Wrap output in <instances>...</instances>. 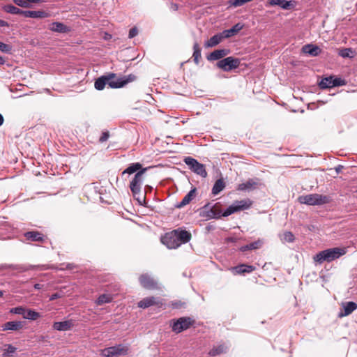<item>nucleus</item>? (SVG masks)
Listing matches in <instances>:
<instances>
[{
  "instance_id": "nucleus-16",
  "label": "nucleus",
  "mask_w": 357,
  "mask_h": 357,
  "mask_svg": "<svg viewBox=\"0 0 357 357\" xmlns=\"http://www.w3.org/2000/svg\"><path fill=\"white\" fill-rule=\"evenodd\" d=\"M357 309V304L353 301L346 302L342 303V308L340 309V311L338 314L339 317H343L349 315L354 310Z\"/></svg>"
},
{
  "instance_id": "nucleus-35",
  "label": "nucleus",
  "mask_w": 357,
  "mask_h": 357,
  "mask_svg": "<svg viewBox=\"0 0 357 357\" xmlns=\"http://www.w3.org/2000/svg\"><path fill=\"white\" fill-rule=\"evenodd\" d=\"M338 54L342 56V58H354L356 54L355 50H354L352 48H342L340 49L338 51Z\"/></svg>"
},
{
  "instance_id": "nucleus-11",
  "label": "nucleus",
  "mask_w": 357,
  "mask_h": 357,
  "mask_svg": "<svg viewBox=\"0 0 357 357\" xmlns=\"http://www.w3.org/2000/svg\"><path fill=\"white\" fill-rule=\"evenodd\" d=\"M344 81L340 77H335L333 76H329L323 78L318 84L319 87L321 89H326L333 88L335 86H343Z\"/></svg>"
},
{
  "instance_id": "nucleus-58",
  "label": "nucleus",
  "mask_w": 357,
  "mask_h": 357,
  "mask_svg": "<svg viewBox=\"0 0 357 357\" xmlns=\"http://www.w3.org/2000/svg\"><path fill=\"white\" fill-rule=\"evenodd\" d=\"M3 295V291L0 290V297H1Z\"/></svg>"
},
{
  "instance_id": "nucleus-50",
  "label": "nucleus",
  "mask_w": 357,
  "mask_h": 357,
  "mask_svg": "<svg viewBox=\"0 0 357 357\" xmlns=\"http://www.w3.org/2000/svg\"><path fill=\"white\" fill-rule=\"evenodd\" d=\"M183 303L181 302H174L172 303V305L174 308H179L182 306Z\"/></svg>"
},
{
  "instance_id": "nucleus-15",
  "label": "nucleus",
  "mask_w": 357,
  "mask_h": 357,
  "mask_svg": "<svg viewBox=\"0 0 357 357\" xmlns=\"http://www.w3.org/2000/svg\"><path fill=\"white\" fill-rule=\"evenodd\" d=\"M173 231H176V238L178 243H179V247L181 245L187 243L190 241L192 235L190 232L186 231L185 229L178 228L176 229H174Z\"/></svg>"
},
{
  "instance_id": "nucleus-34",
  "label": "nucleus",
  "mask_w": 357,
  "mask_h": 357,
  "mask_svg": "<svg viewBox=\"0 0 357 357\" xmlns=\"http://www.w3.org/2000/svg\"><path fill=\"white\" fill-rule=\"evenodd\" d=\"M4 10L8 13L20 15L24 17L25 10H23L13 5H7L4 6Z\"/></svg>"
},
{
  "instance_id": "nucleus-10",
  "label": "nucleus",
  "mask_w": 357,
  "mask_h": 357,
  "mask_svg": "<svg viewBox=\"0 0 357 357\" xmlns=\"http://www.w3.org/2000/svg\"><path fill=\"white\" fill-rule=\"evenodd\" d=\"M240 63L241 60L238 58L228 56L218 61L216 66L222 70L229 72L238 68Z\"/></svg>"
},
{
  "instance_id": "nucleus-9",
  "label": "nucleus",
  "mask_w": 357,
  "mask_h": 357,
  "mask_svg": "<svg viewBox=\"0 0 357 357\" xmlns=\"http://www.w3.org/2000/svg\"><path fill=\"white\" fill-rule=\"evenodd\" d=\"M218 204L219 203H216L213 206H211L210 203L205 204L202 208V217L208 220L221 218L222 211Z\"/></svg>"
},
{
  "instance_id": "nucleus-40",
  "label": "nucleus",
  "mask_w": 357,
  "mask_h": 357,
  "mask_svg": "<svg viewBox=\"0 0 357 357\" xmlns=\"http://www.w3.org/2000/svg\"><path fill=\"white\" fill-rule=\"evenodd\" d=\"M0 51L3 53L11 54L12 46L0 41Z\"/></svg>"
},
{
  "instance_id": "nucleus-29",
  "label": "nucleus",
  "mask_w": 357,
  "mask_h": 357,
  "mask_svg": "<svg viewBox=\"0 0 357 357\" xmlns=\"http://www.w3.org/2000/svg\"><path fill=\"white\" fill-rule=\"evenodd\" d=\"M144 169L142 165L139 162H134L131 163L126 169L122 172V176L126 174H132L134 173H137Z\"/></svg>"
},
{
  "instance_id": "nucleus-36",
  "label": "nucleus",
  "mask_w": 357,
  "mask_h": 357,
  "mask_svg": "<svg viewBox=\"0 0 357 357\" xmlns=\"http://www.w3.org/2000/svg\"><path fill=\"white\" fill-rule=\"evenodd\" d=\"M262 245V242L260 240L252 242L249 244L242 246L240 250L242 252H245L247 250H256L259 248Z\"/></svg>"
},
{
  "instance_id": "nucleus-31",
  "label": "nucleus",
  "mask_w": 357,
  "mask_h": 357,
  "mask_svg": "<svg viewBox=\"0 0 357 357\" xmlns=\"http://www.w3.org/2000/svg\"><path fill=\"white\" fill-rule=\"evenodd\" d=\"M257 182L254 179H249L245 183H242L238 185L237 190L241 191H250L256 188Z\"/></svg>"
},
{
  "instance_id": "nucleus-45",
  "label": "nucleus",
  "mask_w": 357,
  "mask_h": 357,
  "mask_svg": "<svg viewBox=\"0 0 357 357\" xmlns=\"http://www.w3.org/2000/svg\"><path fill=\"white\" fill-rule=\"evenodd\" d=\"M138 34V29L137 27H132L129 31L128 38H133Z\"/></svg>"
},
{
  "instance_id": "nucleus-48",
  "label": "nucleus",
  "mask_w": 357,
  "mask_h": 357,
  "mask_svg": "<svg viewBox=\"0 0 357 357\" xmlns=\"http://www.w3.org/2000/svg\"><path fill=\"white\" fill-rule=\"evenodd\" d=\"M61 296H62V295L61 293H59V292L54 293L50 296V301H54L57 298H61Z\"/></svg>"
},
{
  "instance_id": "nucleus-54",
  "label": "nucleus",
  "mask_w": 357,
  "mask_h": 357,
  "mask_svg": "<svg viewBox=\"0 0 357 357\" xmlns=\"http://www.w3.org/2000/svg\"><path fill=\"white\" fill-rule=\"evenodd\" d=\"M43 284H38V283H37V284H34V288H35L36 289H38V290L41 289L43 288Z\"/></svg>"
},
{
  "instance_id": "nucleus-7",
  "label": "nucleus",
  "mask_w": 357,
  "mask_h": 357,
  "mask_svg": "<svg viewBox=\"0 0 357 357\" xmlns=\"http://www.w3.org/2000/svg\"><path fill=\"white\" fill-rule=\"evenodd\" d=\"M128 350L129 349L128 346L119 344L105 348L102 350L101 354L104 357H119L126 355Z\"/></svg>"
},
{
  "instance_id": "nucleus-30",
  "label": "nucleus",
  "mask_w": 357,
  "mask_h": 357,
  "mask_svg": "<svg viewBox=\"0 0 357 357\" xmlns=\"http://www.w3.org/2000/svg\"><path fill=\"white\" fill-rule=\"evenodd\" d=\"M225 38L223 37L222 32L218 33L211 37V38L205 43V46L207 47H215L222 42Z\"/></svg>"
},
{
  "instance_id": "nucleus-22",
  "label": "nucleus",
  "mask_w": 357,
  "mask_h": 357,
  "mask_svg": "<svg viewBox=\"0 0 357 357\" xmlns=\"http://www.w3.org/2000/svg\"><path fill=\"white\" fill-rule=\"evenodd\" d=\"M302 52L312 56H317L321 53V50L316 45L307 44L303 46Z\"/></svg>"
},
{
  "instance_id": "nucleus-23",
  "label": "nucleus",
  "mask_w": 357,
  "mask_h": 357,
  "mask_svg": "<svg viewBox=\"0 0 357 357\" xmlns=\"http://www.w3.org/2000/svg\"><path fill=\"white\" fill-rule=\"evenodd\" d=\"M50 29L52 31L60 33H66L70 31V28L62 22H54L50 24Z\"/></svg>"
},
{
  "instance_id": "nucleus-2",
  "label": "nucleus",
  "mask_w": 357,
  "mask_h": 357,
  "mask_svg": "<svg viewBox=\"0 0 357 357\" xmlns=\"http://www.w3.org/2000/svg\"><path fill=\"white\" fill-rule=\"evenodd\" d=\"M147 169L148 168L146 167L137 172L130 183V189L133 197L142 206L146 204V199L145 196L140 197V192L144 182L143 175Z\"/></svg>"
},
{
  "instance_id": "nucleus-6",
  "label": "nucleus",
  "mask_w": 357,
  "mask_h": 357,
  "mask_svg": "<svg viewBox=\"0 0 357 357\" xmlns=\"http://www.w3.org/2000/svg\"><path fill=\"white\" fill-rule=\"evenodd\" d=\"M171 325L172 331L180 333L188 329L195 323V320L189 317H182L177 319H173Z\"/></svg>"
},
{
  "instance_id": "nucleus-28",
  "label": "nucleus",
  "mask_w": 357,
  "mask_h": 357,
  "mask_svg": "<svg viewBox=\"0 0 357 357\" xmlns=\"http://www.w3.org/2000/svg\"><path fill=\"white\" fill-rule=\"evenodd\" d=\"M50 14L43 10H25L24 17L30 18H46Z\"/></svg>"
},
{
  "instance_id": "nucleus-14",
  "label": "nucleus",
  "mask_w": 357,
  "mask_h": 357,
  "mask_svg": "<svg viewBox=\"0 0 357 357\" xmlns=\"http://www.w3.org/2000/svg\"><path fill=\"white\" fill-rule=\"evenodd\" d=\"M2 267L5 268H11V269H14V270H17L20 272H25L29 270L35 269V268H38L39 270L49 269V267H47L46 265L24 266V265H13V264L7 265V264H6V265H3Z\"/></svg>"
},
{
  "instance_id": "nucleus-57",
  "label": "nucleus",
  "mask_w": 357,
  "mask_h": 357,
  "mask_svg": "<svg viewBox=\"0 0 357 357\" xmlns=\"http://www.w3.org/2000/svg\"><path fill=\"white\" fill-rule=\"evenodd\" d=\"M5 62V60L3 59V57H2L1 56H0V65H3Z\"/></svg>"
},
{
  "instance_id": "nucleus-55",
  "label": "nucleus",
  "mask_w": 357,
  "mask_h": 357,
  "mask_svg": "<svg viewBox=\"0 0 357 357\" xmlns=\"http://www.w3.org/2000/svg\"><path fill=\"white\" fill-rule=\"evenodd\" d=\"M73 268V264H66V269H72ZM61 270L65 269V268H61Z\"/></svg>"
},
{
  "instance_id": "nucleus-41",
  "label": "nucleus",
  "mask_w": 357,
  "mask_h": 357,
  "mask_svg": "<svg viewBox=\"0 0 357 357\" xmlns=\"http://www.w3.org/2000/svg\"><path fill=\"white\" fill-rule=\"evenodd\" d=\"M283 240L286 242L292 243L295 240L294 235L291 231H285L283 234Z\"/></svg>"
},
{
  "instance_id": "nucleus-20",
  "label": "nucleus",
  "mask_w": 357,
  "mask_h": 357,
  "mask_svg": "<svg viewBox=\"0 0 357 357\" xmlns=\"http://www.w3.org/2000/svg\"><path fill=\"white\" fill-rule=\"evenodd\" d=\"M73 320H66L63 321H56L53 324V328L58 331H66L73 326Z\"/></svg>"
},
{
  "instance_id": "nucleus-21",
  "label": "nucleus",
  "mask_w": 357,
  "mask_h": 357,
  "mask_svg": "<svg viewBox=\"0 0 357 357\" xmlns=\"http://www.w3.org/2000/svg\"><path fill=\"white\" fill-rule=\"evenodd\" d=\"M256 269L255 266L242 264L232 268L234 274L250 273Z\"/></svg>"
},
{
  "instance_id": "nucleus-46",
  "label": "nucleus",
  "mask_w": 357,
  "mask_h": 357,
  "mask_svg": "<svg viewBox=\"0 0 357 357\" xmlns=\"http://www.w3.org/2000/svg\"><path fill=\"white\" fill-rule=\"evenodd\" d=\"M14 2L20 7L26 8L29 6L26 0H14Z\"/></svg>"
},
{
  "instance_id": "nucleus-37",
  "label": "nucleus",
  "mask_w": 357,
  "mask_h": 357,
  "mask_svg": "<svg viewBox=\"0 0 357 357\" xmlns=\"http://www.w3.org/2000/svg\"><path fill=\"white\" fill-rule=\"evenodd\" d=\"M23 317L29 320H36L40 317V314L33 310L26 309Z\"/></svg>"
},
{
  "instance_id": "nucleus-43",
  "label": "nucleus",
  "mask_w": 357,
  "mask_h": 357,
  "mask_svg": "<svg viewBox=\"0 0 357 357\" xmlns=\"http://www.w3.org/2000/svg\"><path fill=\"white\" fill-rule=\"evenodd\" d=\"M229 4L235 8L242 6L245 3H248L247 0H229Z\"/></svg>"
},
{
  "instance_id": "nucleus-26",
  "label": "nucleus",
  "mask_w": 357,
  "mask_h": 357,
  "mask_svg": "<svg viewBox=\"0 0 357 357\" xmlns=\"http://www.w3.org/2000/svg\"><path fill=\"white\" fill-rule=\"evenodd\" d=\"M196 188L191 189L183 198L182 201L175 205L177 208H181L188 204L195 197Z\"/></svg>"
},
{
  "instance_id": "nucleus-38",
  "label": "nucleus",
  "mask_w": 357,
  "mask_h": 357,
  "mask_svg": "<svg viewBox=\"0 0 357 357\" xmlns=\"http://www.w3.org/2000/svg\"><path fill=\"white\" fill-rule=\"evenodd\" d=\"M193 50H194V52H193L192 56H193V59H194V62L196 64H199V59L201 58V51H202V49H201V47H199V44L197 43H194Z\"/></svg>"
},
{
  "instance_id": "nucleus-18",
  "label": "nucleus",
  "mask_w": 357,
  "mask_h": 357,
  "mask_svg": "<svg viewBox=\"0 0 357 357\" xmlns=\"http://www.w3.org/2000/svg\"><path fill=\"white\" fill-rule=\"evenodd\" d=\"M229 52L230 51L228 49L215 50L207 56V59L211 61L217 60L220 61L221 59H224V57L229 54Z\"/></svg>"
},
{
  "instance_id": "nucleus-59",
  "label": "nucleus",
  "mask_w": 357,
  "mask_h": 357,
  "mask_svg": "<svg viewBox=\"0 0 357 357\" xmlns=\"http://www.w3.org/2000/svg\"><path fill=\"white\" fill-rule=\"evenodd\" d=\"M174 8H176V9H177V5L174 4Z\"/></svg>"
},
{
  "instance_id": "nucleus-19",
  "label": "nucleus",
  "mask_w": 357,
  "mask_h": 357,
  "mask_svg": "<svg viewBox=\"0 0 357 357\" xmlns=\"http://www.w3.org/2000/svg\"><path fill=\"white\" fill-rule=\"evenodd\" d=\"M161 304V302L160 301V298L154 297V296H149L143 298L138 303V307L140 308H147L152 305H156Z\"/></svg>"
},
{
  "instance_id": "nucleus-52",
  "label": "nucleus",
  "mask_w": 357,
  "mask_h": 357,
  "mask_svg": "<svg viewBox=\"0 0 357 357\" xmlns=\"http://www.w3.org/2000/svg\"><path fill=\"white\" fill-rule=\"evenodd\" d=\"M9 26V24L6 21L0 19V26L3 27V26Z\"/></svg>"
},
{
  "instance_id": "nucleus-17",
  "label": "nucleus",
  "mask_w": 357,
  "mask_h": 357,
  "mask_svg": "<svg viewBox=\"0 0 357 357\" xmlns=\"http://www.w3.org/2000/svg\"><path fill=\"white\" fill-rule=\"evenodd\" d=\"M268 4L272 6H278L284 10H291L295 6L294 1L287 0H268Z\"/></svg>"
},
{
  "instance_id": "nucleus-51",
  "label": "nucleus",
  "mask_w": 357,
  "mask_h": 357,
  "mask_svg": "<svg viewBox=\"0 0 357 357\" xmlns=\"http://www.w3.org/2000/svg\"><path fill=\"white\" fill-rule=\"evenodd\" d=\"M153 190V187L149 185H145L144 187V191L145 193L151 192Z\"/></svg>"
},
{
  "instance_id": "nucleus-49",
  "label": "nucleus",
  "mask_w": 357,
  "mask_h": 357,
  "mask_svg": "<svg viewBox=\"0 0 357 357\" xmlns=\"http://www.w3.org/2000/svg\"><path fill=\"white\" fill-rule=\"evenodd\" d=\"M343 168H344V167L341 165H339L337 167H335V170L336 174H339L340 173H341Z\"/></svg>"
},
{
  "instance_id": "nucleus-13",
  "label": "nucleus",
  "mask_w": 357,
  "mask_h": 357,
  "mask_svg": "<svg viewBox=\"0 0 357 357\" xmlns=\"http://www.w3.org/2000/svg\"><path fill=\"white\" fill-rule=\"evenodd\" d=\"M140 285L146 289H155L158 288V282L149 274L144 273L139 277Z\"/></svg>"
},
{
  "instance_id": "nucleus-33",
  "label": "nucleus",
  "mask_w": 357,
  "mask_h": 357,
  "mask_svg": "<svg viewBox=\"0 0 357 357\" xmlns=\"http://www.w3.org/2000/svg\"><path fill=\"white\" fill-rule=\"evenodd\" d=\"M225 188V183L224 182L223 179L219 178L215 182V183L212 188V190H211L212 194L213 195H217L222 190H223Z\"/></svg>"
},
{
  "instance_id": "nucleus-4",
  "label": "nucleus",
  "mask_w": 357,
  "mask_h": 357,
  "mask_svg": "<svg viewBox=\"0 0 357 357\" xmlns=\"http://www.w3.org/2000/svg\"><path fill=\"white\" fill-rule=\"evenodd\" d=\"M330 200L329 197L316 193L300 196L298 197V201L301 204L310 206L323 205L329 203Z\"/></svg>"
},
{
  "instance_id": "nucleus-32",
  "label": "nucleus",
  "mask_w": 357,
  "mask_h": 357,
  "mask_svg": "<svg viewBox=\"0 0 357 357\" xmlns=\"http://www.w3.org/2000/svg\"><path fill=\"white\" fill-rule=\"evenodd\" d=\"M24 236L26 240L31 241L40 242V241H43V234L37 231H27L24 234Z\"/></svg>"
},
{
  "instance_id": "nucleus-47",
  "label": "nucleus",
  "mask_w": 357,
  "mask_h": 357,
  "mask_svg": "<svg viewBox=\"0 0 357 357\" xmlns=\"http://www.w3.org/2000/svg\"><path fill=\"white\" fill-rule=\"evenodd\" d=\"M109 134L108 131L103 132L99 139V142L100 143L105 142L109 139Z\"/></svg>"
},
{
  "instance_id": "nucleus-27",
  "label": "nucleus",
  "mask_w": 357,
  "mask_h": 357,
  "mask_svg": "<svg viewBox=\"0 0 357 357\" xmlns=\"http://www.w3.org/2000/svg\"><path fill=\"white\" fill-rule=\"evenodd\" d=\"M243 28V24L241 23H237L234 25L231 29H226L222 31L223 37L229 38L237 34Z\"/></svg>"
},
{
  "instance_id": "nucleus-5",
  "label": "nucleus",
  "mask_w": 357,
  "mask_h": 357,
  "mask_svg": "<svg viewBox=\"0 0 357 357\" xmlns=\"http://www.w3.org/2000/svg\"><path fill=\"white\" fill-rule=\"evenodd\" d=\"M252 204L250 199L234 201L222 213V217H227L234 213L248 209Z\"/></svg>"
},
{
  "instance_id": "nucleus-53",
  "label": "nucleus",
  "mask_w": 357,
  "mask_h": 357,
  "mask_svg": "<svg viewBox=\"0 0 357 357\" xmlns=\"http://www.w3.org/2000/svg\"><path fill=\"white\" fill-rule=\"evenodd\" d=\"M27 1V3L28 4L29 3H39V2H44L43 0H26Z\"/></svg>"
},
{
  "instance_id": "nucleus-12",
  "label": "nucleus",
  "mask_w": 357,
  "mask_h": 357,
  "mask_svg": "<svg viewBox=\"0 0 357 357\" xmlns=\"http://www.w3.org/2000/svg\"><path fill=\"white\" fill-rule=\"evenodd\" d=\"M176 231H172L166 233L162 238L161 242L167 246L168 249H176L179 247L176 238Z\"/></svg>"
},
{
  "instance_id": "nucleus-1",
  "label": "nucleus",
  "mask_w": 357,
  "mask_h": 357,
  "mask_svg": "<svg viewBox=\"0 0 357 357\" xmlns=\"http://www.w3.org/2000/svg\"><path fill=\"white\" fill-rule=\"evenodd\" d=\"M136 78L137 77L133 74L116 77L115 73H109L97 78L95 80L94 87L98 91L104 89L106 85H108L112 89H119L135 81Z\"/></svg>"
},
{
  "instance_id": "nucleus-3",
  "label": "nucleus",
  "mask_w": 357,
  "mask_h": 357,
  "mask_svg": "<svg viewBox=\"0 0 357 357\" xmlns=\"http://www.w3.org/2000/svg\"><path fill=\"white\" fill-rule=\"evenodd\" d=\"M346 252L345 248H328L318 252L314 257V260L319 264H322L324 261L331 262L343 256Z\"/></svg>"
},
{
  "instance_id": "nucleus-42",
  "label": "nucleus",
  "mask_w": 357,
  "mask_h": 357,
  "mask_svg": "<svg viewBox=\"0 0 357 357\" xmlns=\"http://www.w3.org/2000/svg\"><path fill=\"white\" fill-rule=\"evenodd\" d=\"M25 310H26V308H24L22 306H18V307L11 308L10 310V312L13 313V314H20V315H22V317H24Z\"/></svg>"
},
{
  "instance_id": "nucleus-56",
  "label": "nucleus",
  "mask_w": 357,
  "mask_h": 357,
  "mask_svg": "<svg viewBox=\"0 0 357 357\" xmlns=\"http://www.w3.org/2000/svg\"><path fill=\"white\" fill-rule=\"evenodd\" d=\"M3 121H4V119H3V116L1 114H0V126L1 125H3Z\"/></svg>"
},
{
  "instance_id": "nucleus-24",
  "label": "nucleus",
  "mask_w": 357,
  "mask_h": 357,
  "mask_svg": "<svg viewBox=\"0 0 357 357\" xmlns=\"http://www.w3.org/2000/svg\"><path fill=\"white\" fill-rule=\"evenodd\" d=\"M228 349V346L225 343H222L213 346V348L209 351L208 355L211 356H216L222 354H226Z\"/></svg>"
},
{
  "instance_id": "nucleus-44",
  "label": "nucleus",
  "mask_w": 357,
  "mask_h": 357,
  "mask_svg": "<svg viewBox=\"0 0 357 357\" xmlns=\"http://www.w3.org/2000/svg\"><path fill=\"white\" fill-rule=\"evenodd\" d=\"M16 350H17L16 347H13L11 344H8L7 349L3 352V356H10L12 354H13L16 351Z\"/></svg>"
},
{
  "instance_id": "nucleus-8",
  "label": "nucleus",
  "mask_w": 357,
  "mask_h": 357,
  "mask_svg": "<svg viewBox=\"0 0 357 357\" xmlns=\"http://www.w3.org/2000/svg\"><path fill=\"white\" fill-rule=\"evenodd\" d=\"M184 162L188 166L189 169L194 173L199 175L202 178L207 176V172L204 165L199 162L196 159L188 156L183 159Z\"/></svg>"
},
{
  "instance_id": "nucleus-25",
  "label": "nucleus",
  "mask_w": 357,
  "mask_h": 357,
  "mask_svg": "<svg viewBox=\"0 0 357 357\" xmlns=\"http://www.w3.org/2000/svg\"><path fill=\"white\" fill-rule=\"evenodd\" d=\"M23 321H7L2 325L3 331H19L23 328Z\"/></svg>"
},
{
  "instance_id": "nucleus-39",
  "label": "nucleus",
  "mask_w": 357,
  "mask_h": 357,
  "mask_svg": "<svg viewBox=\"0 0 357 357\" xmlns=\"http://www.w3.org/2000/svg\"><path fill=\"white\" fill-rule=\"evenodd\" d=\"M112 297L109 294H101L97 298L96 303L98 305H102L105 303H109L112 301Z\"/></svg>"
}]
</instances>
